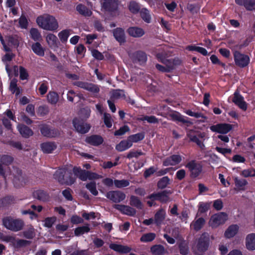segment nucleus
<instances>
[{"label":"nucleus","mask_w":255,"mask_h":255,"mask_svg":"<svg viewBox=\"0 0 255 255\" xmlns=\"http://www.w3.org/2000/svg\"><path fill=\"white\" fill-rule=\"evenodd\" d=\"M128 8L129 11L133 13H137L140 8L138 3L134 1H131L129 3Z\"/></svg>","instance_id":"09e8293b"},{"label":"nucleus","mask_w":255,"mask_h":255,"mask_svg":"<svg viewBox=\"0 0 255 255\" xmlns=\"http://www.w3.org/2000/svg\"><path fill=\"white\" fill-rule=\"evenodd\" d=\"M233 101L236 105L243 110L246 111L247 109V105L244 101L243 97L238 92H236L234 93Z\"/></svg>","instance_id":"f3484780"},{"label":"nucleus","mask_w":255,"mask_h":255,"mask_svg":"<svg viewBox=\"0 0 255 255\" xmlns=\"http://www.w3.org/2000/svg\"><path fill=\"white\" fill-rule=\"evenodd\" d=\"M125 97V92L121 90H113L111 92V99L113 100L122 99Z\"/></svg>","instance_id":"a18cd8bd"},{"label":"nucleus","mask_w":255,"mask_h":255,"mask_svg":"<svg viewBox=\"0 0 255 255\" xmlns=\"http://www.w3.org/2000/svg\"><path fill=\"white\" fill-rule=\"evenodd\" d=\"M236 189L238 191H245L246 189V186L248 184V181L245 179H240L238 177L234 178Z\"/></svg>","instance_id":"a878e982"},{"label":"nucleus","mask_w":255,"mask_h":255,"mask_svg":"<svg viewBox=\"0 0 255 255\" xmlns=\"http://www.w3.org/2000/svg\"><path fill=\"white\" fill-rule=\"evenodd\" d=\"M143 154V153L141 151L131 150L127 155V157L130 159L133 157H138V156Z\"/></svg>","instance_id":"338daca9"},{"label":"nucleus","mask_w":255,"mask_h":255,"mask_svg":"<svg viewBox=\"0 0 255 255\" xmlns=\"http://www.w3.org/2000/svg\"><path fill=\"white\" fill-rule=\"evenodd\" d=\"M73 125L76 130L81 133H87L91 128L90 125L85 123L83 120L78 118L73 120Z\"/></svg>","instance_id":"39448f33"},{"label":"nucleus","mask_w":255,"mask_h":255,"mask_svg":"<svg viewBox=\"0 0 255 255\" xmlns=\"http://www.w3.org/2000/svg\"><path fill=\"white\" fill-rule=\"evenodd\" d=\"M19 77L22 80H26L28 77L27 70L23 67H19Z\"/></svg>","instance_id":"69168bd1"},{"label":"nucleus","mask_w":255,"mask_h":255,"mask_svg":"<svg viewBox=\"0 0 255 255\" xmlns=\"http://www.w3.org/2000/svg\"><path fill=\"white\" fill-rule=\"evenodd\" d=\"M104 121L107 127L110 128L112 126V120L110 114L105 113L104 115Z\"/></svg>","instance_id":"0e129e2a"},{"label":"nucleus","mask_w":255,"mask_h":255,"mask_svg":"<svg viewBox=\"0 0 255 255\" xmlns=\"http://www.w3.org/2000/svg\"><path fill=\"white\" fill-rule=\"evenodd\" d=\"M139 120L144 121H146L148 123L155 124L158 123V119L153 116H144L138 119Z\"/></svg>","instance_id":"e2e57ef3"},{"label":"nucleus","mask_w":255,"mask_h":255,"mask_svg":"<svg viewBox=\"0 0 255 255\" xmlns=\"http://www.w3.org/2000/svg\"><path fill=\"white\" fill-rule=\"evenodd\" d=\"M33 195L34 198L42 201H45L48 198L47 194L41 189L35 190L33 192Z\"/></svg>","instance_id":"f704fd0d"},{"label":"nucleus","mask_w":255,"mask_h":255,"mask_svg":"<svg viewBox=\"0 0 255 255\" xmlns=\"http://www.w3.org/2000/svg\"><path fill=\"white\" fill-rule=\"evenodd\" d=\"M90 228L88 225L79 227L75 229L74 234L76 236H81L85 233L89 232Z\"/></svg>","instance_id":"49530a36"},{"label":"nucleus","mask_w":255,"mask_h":255,"mask_svg":"<svg viewBox=\"0 0 255 255\" xmlns=\"http://www.w3.org/2000/svg\"><path fill=\"white\" fill-rule=\"evenodd\" d=\"M30 34L31 38L34 41H40L41 39V34L36 28H31L30 30Z\"/></svg>","instance_id":"8fccbe9b"},{"label":"nucleus","mask_w":255,"mask_h":255,"mask_svg":"<svg viewBox=\"0 0 255 255\" xmlns=\"http://www.w3.org/2000/svg\"><path fill=\"white\" fill-rule=\"evenodd\" d=\"M76 10L84 16H90L92 14L91 10L82 4H79L76 6Z\"/></svg>","instance_id":"c9c22d12"},{"label":"nucleus","mask_w":255,"mask_h":255,"mask_svg":"<svg viewBox=\"0 0 255 255\" xmlns=\"http://www.w3.org/2000/svg\"><path fill=\"white\" fill-rule=\"evenodd\" d=\"M237 4L243 5L248 10H255V0H235Z\"/></svg>","instance_id":"412c9836"},{"label":"nucleus","mask_w":255,"mask_h":255,"mask_svg":"<svg viewBox=\"0 0 255 255\" xmlns=\"http://www.w3.org/2000/svg\"><path fill=\"white\" fill-rule=\"evenodd\" d=\"M169 192L163 191L160 192L154 193L148 196V198L152 200H159L161 202H166L169 200Z\"/></svg>","instance_id":"4468645a"},{"label":"nucleus","mask_w":255,"mask_h":255,"mask_svg":"<svg viewBox=\"0 0 255 255\" xmlns=\"http://www.w3.org/2000/svg\"><path fill=\"white\" fill-rule=\"evenodd\" d=\"M155 238V234L152 233H149L143 235L140 238V241L141 242H149L153 241Z\"/></svg>","instance_id":"3c124183"},{"label":"nucleus","mask_w":255,"mask_h":255,"mask_svg":"<svg viewBox=\"0 0 255 255\" xmlns=\"http://www.w3.org/2000/svg\"><path fill=\"white\" fill-rule=\"evenodd\" d=\"M54 177L61 184L71 185L75 182V178L72 174L65 168L57 170L54 174Z\"/></svg>","instance_id":"f03ea898"},{"label":"nucleus","mask_w":255,"mask_h":255,"mask_svg":"<svg viewBox=\"0 0 255 255\" xmlns=\"http://www.w3.org/2000/svg\"><path fill=\"white\" fill-rule=\"evenodd\" d=\"M86 188L94 195H97L98 192L96 189V184L95 182H91L86 185Z\"/></svg>","instance_id":"bf43d9fd"},{"label":"nucleus","mask_w":255,"mask_h":255,"mask_svg":"<svg viewBox=\"0 0 255 255\" xmlns=\"http://www.w3.org/2000/svg\"><path fill=\"white\" fill-rule=\"evenodd\" d=\"M47 98L49 103L55 105L58 101L59 96L56 92H49L47 96Z\"/></svg>","instance_id":"79ce46f5"},{"label":"nucleus","mask_w":255,"mask_h":255,"mask_svg":"<svg viewBox=\"0 0 255 255\" xmlns=\"http://www.w3.org/2000/svg\"><path fill=\"white\" fill-rule=\"evenodd\" d=\"M56 147V146L53 142H44L41 144V149L45 153H51Z\"/></svg>","instance_id":"72a5a7b5"},{"label":"nucleus","mask_w":255,"mask_h":255,"mask_svg":"<svg viewBox=\"0 0 255 255\" xmlns=\"http://www.w3.org/2000/svg\"><path fill=\"white\" fill-rule=\"evenodd\" d=\"M114 207L121 211L122 213L128 216H133L136 214V210L134 208L128 206L115 204L114 206Z\"/></svg>","instance_id":"2eb2a0df"},{"label":"nucleus","mask_w":255,"mask_h":255,"mask_svg":"<svg viewBox=\"0 0 255 255\" xmlns=\"http://www.w3.org/2000/svg\"><path fill=\"white\" fill-rule=\"evenodd\" d=\"M129 130V128L127 126L121 127L119 130L115 132V135H122Z\"/></svg>","instance_id":"774afa93"},{"label":"nucleus","mask_w":255,"mask_h":255,"mask_svg":"<svg viewBox=\"0 0 255 255\" xmlns=\"http://www.w3.org/2000/svg\"><path fill=\"white\" fill-rule=\"evenodd\" d=\"M135 60L138 61L139 64L144 63L147 60V57L146 54L141 51L137 52L135 54Z\"/></svg>","instance_id":"de8ad7c7"},{"label":"nucleus","mask_w":255,"mask_h":255,"mask_svg":"<svg viewBox=\"0 0 255 255\" xmlns=\"http://www.w3.org/2000/svg\"><path fill=\"white\" fill-rule=\"evenodd\" d=\"M13 161V158L8 155H4L0 157V174L2 175L4 178L7 176V174L3 168V165L6 166L11 164Z\"/></svg>","instance_id":"ddd939ff"},{"label":"nucleus","mask_w":255,"mask_h":255,"mask_svg":"<svg viewBox=\"0 0 255 255\" xmlns=\"http://www.w3.org/2000/svg\"><path fill=\"white\" fill-rule=\"evenodd\" d=\"M140 15L142 19L147 23L151 21V16L149 11L146 8H142L140 11Z\"/></svg>","instance_id":"37998d69"},{"label":"nucleus","mask_w":255,"mask_h":255,"mask_svg":"<svg viewBox=\"0 0 255 255\" xmlns=\"http://www.w3.org/2000/svg\"><path fill=\"white\" fill-rule=\"evenodd\" d=\"M17 80L12 79L9 84V90L12 94H15L16 96H18L22 92L21 88L17 86Z\"/></svg>","instance_id":"cd10ccee"},{"label":"nucleus","mask_w":255,"mask_h":255,"mask_svg":"<svg viewBox=\"0 0 255 255\" xmlns=\"http://www.w3.org/2000/svg\"><path fill=\"white\" fill-rule=\"evenodd\" d=\"M74 84V85L85 89L93 94H97L99 93L100 91L99 88L97 85L92 83L77 81L75 82Z\"/></svg>","instance_id":"0eeeda50"},{"label":"nucleus","mask_w":255,"mask_h":255,"mask_svg":"<svg viewBox=\"0 0 255 255\" xmlns=\"http://www.w3.org/2000/svg\"><path fill=\"white\" fill-rule=\"evenodd\" d=\"M113 35L115 39L120 43L122 44L126 41V36L124 29L117 28L113 30Z\"/></svg>","instance_id":"5701e85b"},{"label":"nucleus","mask_w":255,"mask_h":255,"mask_svg":"<svg viewBox=\"0 0 255 255\" xmlns=\"http://www.w3.org/2000/svg\"><path fill=\"white\" fill-rule=\"evenodd\" d=\"M41 132L43 135L48 137H56L60 134L58 130L49 128L46 126H43L41 128Z\"/></svg>","instance_id":"aec40b11"},{"label":"nucleus","mask_w":255,"mask_h":255,"mask_svg":"<svg viewBox=\"0 0 255 255\" xmlns=\"http://www.w3.org/2000/svg\"><path fill=\"white\" fill-rule=\"evenodd\" d=\"M166 213L164 210L161 209L158 210L154 216V223L157 226H160L165 218Z\"/></svg>","instance_id":"bb28decb"},{"label":"nucleus","mask_w":255,"mask_h":255,"mask_svg":"<svg viewBox=\"0 0 255 255\" xmlns=\"http://www.w3.org/2000/svg\"><path fill=\"white\" fill-rule=\"evenodd\" d=\"M17 129L22 136L24 137H28L33 134L32 131L24 125H18Z\"/></svg>","instance_id":"7c9ffc66"},{"label":"nucleus","mask_w":255,"mask_h":255,"mask_svg":"<svg viewBox=\"0 0 255 255\" xmlns=\"http://www.w3.org/2000/svg\"><path fill=\"white\" fill-rule=\"evenodd\" d=\"M205 223V220L202 218H199L191 224V227L196 231L200 230Z\"/></svg>","instance_id":"a19ab883"},{"label":"nucleus","mask_w":255,"mask_h":255,"mask_svg":"<svg viewBox=\"0 0 255 255\" xmlns=\"http://www.w3.org/2000/svg\"><path fill=\"white\" fill-rule=\"evenodd\" d=\"M36 22L40 27L46 30L54 31L58 28V23L55 17L48 14L38 16Z\"/></svg>","instance_id":"f257e3e1"},{"label":"nucleus","mask_w":255,"mask_h":255,"mask_svg":"<svg viewBox=\"0 0 255 255\" xmlns=\"http://www.w3.org/2000/svg\"><path fill=\"white\" fill-rule=\"evenodd\" d=\"M114 184L117 188H122L128 186L129 185V181L128 180H115Z\"/></svg>","instance_id":"603ef678"},{"label":"nucleus","mask_w":255,"mask_h":255,"mask_svg":"<svg viewBox=\"0 0 255 255\" xmlns=\"http://www.w3.org/2000/svg\"><path fill=\"white\" fill-rule=\"evenodd\" d=\"M109 247L111 249L121 254L129 253L131 250V248L128 246H123L116 244H111Z\"/></svg>","instance_id":"a211bd4d"},{"label":"nucleus","mask_w":255,"mask_h":255,"mask_svg":"<svg viewBox=\"0 0 255 255\" xmlns=\"http://www.w3.org/2000/svg\"><path fill=\"white\" fill-rule=\"evenodd\" d=\"M127 32L130 36L135 38L140 37L145 33L142 28L136 26L129 27Z\"/></svg>","instance_id":"6ab92c4d"},{"label":"nucleus","mask_w":255,"mask_h":255,"mask_svg":"<svg viewBox=\"0 0 255 255\" xmlns=\"http://www.w3.org/2000/svg\"><path fill=\"white\" fill-rule=\"evenodd\" d=\"M156 57L159 60L165 65L163 66L159 64H156V68L159 71L161 72H169L173 69V66L168 64L170 62L169 60L163 58L160 53L157 54Z\"/></svg>","instance_id":"f8f14e48"},{"label":"nucleus","mask_w":255,"mask_h":255,"mask_svg":"<svg viewBox=\"0 0 255 255\" xmlns=\"http://www.w3.org/2000/svg\"><path fill=\"white\" fill-rule=\"evenodd\" d=\"M246 247L249 251L255 250V234L251 233L246 238Z\"/></svg>","instance_id":"4be33fe9"},{"label":"nucleus","mask_w":255,"mask_h":255,"mask_svg":"<svg viewBox=\"0 0 255 255\" xmlns=\"http://www.w3.org/2000/svg\"><path fill=\"white\" fill-rule=\"evenodd\" d=\"M227 219V214L224 212H220L212 215L209 220L208 224L211 228H216L225 224Z\"/></svg>","instance_id":"20e7f679"},{"label":"nucleus","mask_w":255,"mask_h":255,"mask_svg":"<svg viewBox=\"0 0 255 255\" xmlns=\"http://www.w3.org/2000/svg\"><path fill=\"white\" fill-rule=\"evenodd\" d=\"M169 183V179L167 176L162 177L158 182L157 186L159 188H165Z\"/></svg>","instance_id":"680f3d73"},{"label":"nucleus","mask_w":255,"mask_h":255,"mask_svg":"<svg viewBox=\"0 0 255 255\" xmlns=\"http://www.w3.org/2000/svg\"><path fill=\"white\" fill-rule=\"evenodd\" d=\"M129 204L131 206L139 209H141L143 208V204L139 199L133 195L130 197Z\"/></svg>","instance_id":"4c0bfd02"},{"label":"nucleus","mask_w":255,"mask_h":255,"mask_svg":"<svg viewBox=\"0 0 255 255\" xmlns=\"http://www.w3.org/2000/svg\"><path fill=\"white\" fill-rule=\"evenodd\" d=\"M12 240L9 241L8 242L11 243L15 248H20L26 246L29 244L28 241L24 240L15 239L14 237L10 236Z\"/></svg>","instance_id":"e433bc0d"},{"label":"nucleus","mask_w":255,"mask_h":255,"mask_svg":"<svg viewBox=\"0 0 255 255\" xmlns=\"http://www.w3.org/2000/svg\"><path fill=\"white\" fill-rule=\"evenodd\" d=\"M14 56V55L12 53H7L2 58L3 62L5 64V70L9 77L11 76L12 73L10 70V68L9 67L7 62L10 61Z\"/></svg>","instance_id":"2f4dec72"},{"label":"nucleus","mask_w":255,"mask_h":255,"mask_svg":"<svg viewBox=\"0 0 255 255\" xmlns=\"http://www.w3.org/2000/svg\"><path fill=\"white\" fill-rule=\"evenodd\" d=\"M144 138L143 134L141 133H138L135 134L131 135L128 137L129 140H130L131 143L133 142H137Z\"/></svg>","instance_id":"4d7b16f0"},{"label":"nucleus","mask_w":255,"mask_h":255,"mask_svg":"<svg viewBox=\"0 0 255 255\" xmlns=\"http://www.w3.org/2000/svg\"><path fill=\"white\" fill-rule=\"evenodd\" d=\"M181 161V157L179 155H173L167 157L163 161V165L167 166L170 165H175Z\"/></svg>","instance_id":"b1692460"},{"label":"nucleus","mask_w":255,"mask_h":255,"mask_svg":"<svg viewBox=\"0 0 255 255\" xmlns=\"http://www.w3.org/2000/svg\"><path fill=\"white\" fill-rule=\"evenodd\" d=\"M70 30L66 29L59 32L58 34V36L61 41L63 42L66 41L70 34Z\"/></svg>","instance_id":"13d9d810"},{"label":"nucleus","mask_w":255,"mask_h":255,"mask_svg":"<svg viewBox=\"0 0 255 255\" xmlns=\"http://www.w3.org/2000/svg\"><path fill=\"white\" fill-rule=\"evenodd\" d=\"M32 49L33 51L38 56H43L44 55V50L42 47L41 44L38 42L34 43L32 45Z\"/></svg>","instance_id":"ea45409f"},{"label":"nucleus","mask_w":255,"mask_h":255,"mask_svg":"<svg viewBox=\"0 0 255 255\" xmlns=\"http://www.w3.org/2000/svg\"><path fill=\"white\" fill-rule=\"evenodd\" d=\"M235 61L237 65L240 67L247 66L250 62V58L248 56L242 54L238 51L234 53Z\"/></svg>","instance_id":"6e6552de"},{"label":"nucleus","mask_w":255,"mask_h":255,"mask_svg":"<svg viewBox=\"0 0 255 255\" xmlns=\"http://www.w3.org/2000/svg\"><path fill=\"white\" fill-rule=\"evenodd\" d=\"M73 172L75 175L83 181H86L88 179V171L82 170L78 167H74L73 168Z\"/></svg>","instance_id":"473e14b6"},{"label":"nucleus","mask_w":255,"mask_h":255,"mask_svg":"<svg viewBox=\"0 0 255 255\" xmlns=\"http://www.w3.org/2000/svg\"><path fill=\"white\" fill-rule=\"evenodd\" d=\"M56 221V217H51L46 218L43 221V226L46 228H50L52 227L53 225Z\"/></svg>","instance_id":"5fc2aeb1"},{"label":"nucleus","mask_w":255,"mask_h":255,"mask_svg":"<svg viewBox=\"0 0 255 255\" xmlns=\"http://www.w3.org/2000/svg\"><path fill=\"white\" fill-rule=\"evenodd\" d=\"M232 127L228 124H219L210 127V129L213 132L226 134L232 129Z\"/></svg>","instance_id":"9d476101"},{"label":"nucleus","mask_w":255,"mask_h":255,"mask_svg":"<svg viewBox=\"0 0 255 255\" xmlns=\"http://www.w3.org/2000/svg\"><path fill=\"white\" fill-rule=\"evenodd\" d=\"M190 140L197 144V145L202 150L204 149L205 146L203 142V141L197 135H191L189 136Z\"/></svg>","instance_id":"864d4df0"},{"label":"nucleus","mask_w":255,"mask_h":255,"mask_svg":"<svg viewBox=\"0 0 255 255\" xmlns=\"http://www.w3.org/2000/svg\"><path fill=\"white\" fill-rule=\"evenodd\" d=\"M150 251L154 255H161L164 253V248L161 245H155L151 248Z\"/></svg>","instance_id":"c03bdc74"},{"label":"nucleus","mask_w":255,"mask_h":255,"mask_svg":"<svg viewBox=\"0 0 255 255\" xmlns=\"http://www.w3.org/2000/svg\"><path fill=\"white\" fill-rule=\"evenodd\" d=\"M209 245V238L207 233H204L199 238L197 248L199 252L206 251Z\"/></svg>","instance_id":"1a4fd4ad"},{"label":"nucleus","mask_w":255,"mask_h":255,"mask_svg":"<svg viewBox=\"0 0 255 255\" xmlns=\"http://www.w3.org/2000/svg\"><path fill=\"white\" fill-rule=\"evenodd\" d=\"M103 141L101 136L95 135L87 137L86 139V141L87 143L95 146L101 144Z\"/></svg>","instance_id":"c756f323"},{"label":"nucleus","mask_w":255,"mask_h":255,"mask_svg":"<svg viewBox=\"0 0 255 255\" xmlns=\"http://www.w3.org/2000/svg\"><path fill=\"white\" fill-rule=\"evenodd\" d=\"M2 224L7 229L14 232L21 230L24 225L21 220L14 219L10 217L4 218L2 219Z\"/></svg>","instance_id":"7ed1b4c3"},{"label":"nucleus","mask_w":255,"mask_h":255,"mask_svg":"<svg viewBox=\"0 0 255 255\" xmlns=\"http://www.w3.org/2000/svg\"><path fill=\"white\" fill-rule=\"evenodd\" d=\"M241 175L244 177H255V169L249 168L242 171Z\"/></svg>","instance_id":"6e6d98bb"},{"label":"nucleus","mask_w":255,"mask_h":255,"mask_svg":"<svg viewBox=\"0 0 255 255\" xmlns=\"http://www.w3.org/2000/svg\"><path fill=\"white\" fill-rule=\"evenodd\" d=\"M106 196L107 198L115 203H120L126 198V194L120 191H110L108 192Z\"/></svg>","instance_id":"423d86ee"},{"label":"nucleus","mask_w":255,"mask_h":255,"mask_svg":"<svg viewBox=\"0 0 255 255\" xmlns=\"http://www.w3.org/2000/svg\"><path fill=\"white\" fill-rule=\"evenodd\" d=\"M210 203L200 202L198 206V212L202 213L207 212L210 206Z\"/></svg>","instance_id":"052dcab7"},{"label":"nucleus","mask_w":255,"mask_h":255,"mask_svg":"<svg viewBox=\"0 0 255 255\" xmlns=\"http://www.w3.org/2000/svg\"><path fill=\"white\" fill-rule=\"evenodd\" d=\"M46 41L50 47L57 46V38L53 34H48L46 37Z\"/></svg>","instance_id":"58836bf2"},{"label":"nucleus","mask_w":255,"mask_h":255,"mask_svg":"<svg viewBox=\"0 0 255 255\" xmlns=\"http://www.w3.org/2000/svg\"><path fill=\"white\" fill-rule=\"evenodd\" d=\"M13 174L14 176L13 182L15 187H19L25 184V179L24 177L22 175L20 170L17 168H14Z\"/></svg>","instance_id":"9b49d317"},{"label":"nucleus","mask_w":255,"mask_h":255,"mask_svg":"<svg viewBox=\"0 0 255 255\" xmlns=\"http://www.w3.org/2000/svg\"><path fill=\"white\" fill-rule=\"evenodd\" d=\"M186 167L191 171V174L194 177H196L201 172L202 167L200 164H197L195 161H191L189 162Z\"/></svg>","instance_id":"dca6fc26"},{"label":"nucleus","mask_w":255,"mask_h":255,"mask_svg":"<svg viewBox=\"0 0 255 255\" xmlns=\"http://www.w3.org/2000/svg\"><path fill=\"white\" fill-rule=\"evenodd\" d=\"M132 146L131 142L128 138L127 140H122L116 146V149L120 152L124 151Z\"/></svg>","instance_id":"c85d7f7f"},{"label":"nucleus","mask_w":255,"mask_h":255,"mask_svg":"<svg viewBox=\"0 0 255 255\" xmlns=\"http://www.w3.org/2000/svg\"><path fill=\"white\" fill-rule=\"evenodd\" d=\"M239 227L237 225H232L230 226L224 233L225 238L230 239L234 237L238 233Z\"/></svg>","instance_id":"393cba45"}]
</instances>
